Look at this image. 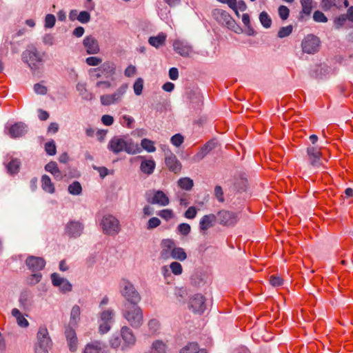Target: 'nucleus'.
I'll use <instances>...</instances> for the list:
<instances>
[{
  "instance_id": "f257e3e1",
  "label": "nucleus",
  "mask_w": 353,
  "mask_h": 353,
  "mask_svg": "<svg viewBox=\"0 0 353 353\" xmlns=\"http://www.w3.org/2000/svg\"><path fill=\"white\" fill-rule=\"evenodd\" d=\"M108 148L115 154L124 151L129 154H136L141 152L139 143L131 139L125 140L119 137H113L109 141Z\"/></svg>"
},
{
  "instance_id": "f03ea898",
  "label": "nucleus",
  "mask_w": 353,
  "mask_h": 353,
  "mask_svg": "<svg viewBox=\"0 0 353 353\" xmlns=\"http://www.w3.org/2000/svg\"><path fill=\"white\" fill-rule=\"evenodd\" d=\"M22 60L28 64L33 74L39 72L43 63L42 55L34 46L29 48L22 53Z\"/></svg>"
},
{
  "instance_id": "7ed1b4c3",
  "label": "nucleus",
  "mask_w": 353,
  "mask_h": 353,
  "mask_svg": "<svg viewBox=\"0 0 353 353\" xmlns=\"http://www.w3.org/2000/svg\"><path fill=\"white\" fill-rule=\"evenodd\" d=\"M123 316L134 328H139L143 324V311L141 308L137 305H132L126 308L123 312Z\"/></svg>"
},
{
  "instance_id": "20e7f679",
  "label": "nucleus",
  "mask_w": 353,
  "mask_h": 353,
  "mask_svg": "<svg viewBox=\"0 0 353 353\" xmlns=\"http://www.w3.org/2000/svg\"><path fill=\"white\" fill-rule=\"evenodd\" d=\"M121 295L132 305H137L141 301V296L134 285L127 279H122L120 283Z\"/></svg>"
},
{
  "instance_id": "39448f33",
  "label": "nucleus",
  "mask_w": 353,
  "mask_h": 353,
  "mask_svg": "<svg viewBox=\"0 0 353 353\" xmlns=\"http://www.w3.org/2000/svg\"><path fill=\"white\" fill-rule=\"evenodd\" d=\"M100 224L105 234L114 236L121 230L119 221L111 214L104 215Z\"/></svg>"
},
{
  "instance_id": "423d86ee",
  "label": "nucleus",
  "mask_w": 353,
  "mask_h": 353,
  "mask_svg": "<svg viewBox=\"0 0 353 353\" xmlns=\"http://www.w3.org/2000/svg\"><path fill=\"white\" fill-rule=\"evenodd\" d=\"M213 17L221 24L225 26L228 28L237 32L239 28L235 21L228 12L221 9H214L212 11Z\"/></svg>"
},
{
  "instance_id": "0eeeda50",
  "label": "nucleus",
  "mask_w": 353,
  "mask_h": 353,
  "mask_svg": "<svg viewBox=\"0 0 353 353\" xmlns=\"http://www.w3.org/2000/svg\"><path fill=\"white\" fill-rule=\"evenodd\" d=\"M128 90L126 84L121 85L113 94H103L100 97V101L103 105H110L119 103Z\"/></svg>"
},
{
  "instance_id": "6e6552de",
  "label": "nucleus",
  "mask_w": 353,
  "mask_h": 353,
  "mask_svg": "<svg viewBox=\"0 0 353 353\" xmlns=\"http://www.w3.org/2000/svg\"><path fill=\"white\" fill-rule=\"evenodd\" d=\"M216 216L219 223L226 227L234 226L239 220V213L233 211L222 210Z\"/></svg>"
},
{
  "instance_id": "1a4fd4ad",
  "label": "nucleus",
  "mask_w": 353,
  "mask_h": 353,
  "mask_svg": "<svg viewBox=\"0 0 353 353\" xmlns=\"http://www.w3.org/2000/svg\"><path fill=\"white\" fill-rule=\"evenodd\" d=\"M319 39L313 35H307L301 42V48L303 52L307 54H314L319 50L320 46Z\"/></svg>"
},
{
  "instance_id": "9d476101",
  "label": "nucleus",
  "mask_w": 353,
  "mask_h": 353,
  "mask_svg": "<svg viewBox=\"0 0 353 353\" xmlns=\"http://www.w3.org/2000/svg\"><path fill=\"white\" fill-rule=\"evenodd\" d=\"M172 46L175 52L183 57H190L194 53L192 45L185 40L176 39Z\"/></svg>"
},
{
  "instance_id": "9b49d317",
  "label": "nucleus",
  "mask_w": 353,
  "mask_h": 353,
  "mask_svg": "<svg viewBox=\"0 0 353 353\" xmlns=\"http://www.w3.org/2000/svg\"><path fill=\"white\" fill-rule=\"evenodd\" d=\"M52 345V342L48 329L44 325L40 326L37 334V343L34 347H51Z\"/></svg>"
},
{
  "instance_id": "f8f14e48",
  "label": "nucleus",
  "mask_w": 353,
  "mask_h": 353,
  "mask_svg": "<svg viewBox=\"0 0 353 353\" xmlns=\"http://www.w3.org/2000/svg\"><path fill=\"white\" fill-rule=\"evenodd\" d=\"M165 163L169 170L175 174L179 173L181 170V163L170 150L165 152Z\"/></svg>"
},
{
  "instance_id": "ddd939ff",
  "label": "nucleus",
  "mask_w": 353,
  "mask_h": 353,
  "mask_svg": "<svg viewBox=\"0 0 353 353\" xmlns=\"http://www.w3.org/2000/svg\"><path fill=\"white\" fill-rule=\"evenodd\" d=\"M175 245L176 243L172 239H163L160 245V259L163 260L171 259Z\"/></svg>"
},
{
  "instance_id": "4468645a",
  "label": "nucleus",
  "mask_w": 353,
  "mask_h": 353,
  "mask_svg": "<svg viewBox=\"0 0 353 353\" xmlns=\"http://www.w3.org/2000/svg\"><path fill=\"white\" fill-rule=\"evenodd\" d=\"M121 336L123 340L122 350L133 346L136 343V337L132 331L127 326H123L121 329Z\"/></svg>"
},
{
  "instance_id": "2eb2a0df",
  "label": "nucleus",
  "mask_w": 353,
  "mask_h": 353,
  "mask_svg": "<svg viewBox=\"0 0 353 353\" xmlns=\"http://www.w3.org/2000/svg\"><path fill=\"white\" fill-rule=\"evenodd\" d=\"M83 230V225L79 221H70L65 227V233L70 237L77 238L79 236Z\"/></svg>"
},
{
  "instance_id": "dca6fc26",
  "label": "nucleus",
  "mask_w": 353,
  "mask_h": 353,
  "mask_svg": "<svg viewBox=\"0 0 353 353\" xmlns=\"http://www.w3.org/2000/svg\"><path fill=\"white\" fill-rule=\"evenodd\" d=\"M205 299L204 296L200 294L192 296L190 299V307L195 313H203L205 310Z\"/></svg>"
},
{
  "instance_id": "f3484780",
  "label": "nucleus",
  "mask_w": 353,
  "mask_h": 353,
  "mask_svg": "<svg viewBox=\"0 0 353 353\" xmlns=\"http://www.w3.org/2000/svg\"><path fill=\"white\" fill-rule=\"evenodd\" d=\"M307 154L309 161L313 167L319 168L323 164L321 160V152L317 148L308 147L307 148Z\"/></svg>"
},
{
  "instance_id": "a211bd4d",
  "label": "nucleus",
  "mask_w": 353,
  "mask_h": 353,
  "mask_svg": "<svg viewBox=\"0 0 353 353\" xmlns=\"http://www.w3.org/2000/svg\"><path fill=\"white\" fill-rule=\"evenodd\" d=\"M26 263L28 268L33 272L41 270L46 265L45 260L43 258L33 256L28 257Z\"/></svg>"
},
{
  "instance_id": "6ab92c4d",
  "label": "nucleus",
  "mask_w": 353,
  "mask_h": 353,
  "mask_svg": "<svg viewBox=\"0 0 353 353\" xmlns=\"http://www.w3.org/2000/svg\"><path fill=\"white\" fill-rule=\"evenodd\" d=\"M83 43L88 54H97L100 50L97 40L91 35L85 37Z\"/></svg>"
},
{
  "instance_id": "aec40b11",
  "label": "nucleus",
  "mask_w": 353,
  "mask_h": 353,
  "mask_svg": "<svg viewBox=\"0 0 353 353\" xmlns=\"http://www.w3.org/2000/svg\"><path fill=\"white\" fill-rule=\"evenodd\" d=\"M101 71L103 74L108 78L111 77L115 74L116 65L115 63L112 61H105L97 68L91 69L90 72Z\"/></svg>"
},
{
  "instance_id": "412c9836",
  "label": "nucleus",
  "mask_w": 353,
  "mask_h": 353,
  "mask_svg": "<svg viewBox=\"0 0 353 353\" xmlns=\"http://www.w3.org/2000/svg\"><path fill=\"white\" fill-rule=\"evenodd\" d=\"M148 201L152 204H157L161 206H166L169 204L170 200L167 195L161 190H156L154 195Z\"/></svg>"
},
{
  "instance_id": "4be33fe9",
  "label": "nucleus",
  "mask_w": 353,
  "mask_h": 353,
  "mask_svg": "<svg viewBox=\"0 0 353 353\" xmlns=\"http://www.w3.org/2000/svg\"><path fill=\"white\" fill-rule=\"evenodd\" d=\"M217 220V216L214 214L204 215L199 221V228L202 232L208 230L213 227Z\"/></svg>"
},
{
  "instance_id": "5701e85b",
  "label": "nucleus",
  "mask_w": 353,
  "mask_h": 353,
  "mask_svg": "<svg viewBox=\"0 0 353 353\" xmlns=\"http://www.w3.org/2000/svg\"><path fill=\"white\" fill-rule=\"evenodd\" d=\"M27 132V126L23 123H16L11 125L8 130V134L12 138H17L23 136Z\"/></svg>"
},
{
  "instance_id": "b1692460",
  "label": "nucleus",
  "mask_w": 353,
  "mask_h": 353,
  "mask_svg": "<svg viewBox=\"0 0 353 353\" xmlns=\"http://www.w3.org/2000/svg\"><path fill=\"white\" fill-rule=\"evenodd\" d=\"M65 335L68 341L70 350L75 352L77 347V338L74 330L70 327L66 328Z\"/></svg>"
},
{
  "instance_id": "393cba45",
  "label": "nucleus",
  "mask_w": 353,
  "mask_h": 353,
  "mask_svg": "<svg viewBox=\"0 0 353 353\" xmlns=\"http://www.w3.org/2000/svg\"><path fill=\"white\" fill-rule=\"evenodd\" d=\"M45 170L46 171L50 172L56 180H62L63 174L59 169L57 163L55 161H50L46 164L45 166Z\"/></svg>"
},
{
  "instance_id": "a878e982",
  "label": "nucleus",
  "mask_w": 353,
  "mask_h": 353,
  "mask_svg": "<svg viewBox=\"0 0 353 353\" xmlns=\"http://www.w3.org/2000/svg\"><path fill=\"white\" fill-rule=\"evenodd\" d=\"M301 5V12L299 18L303 19L304 16L309 17L313 10V0H300Z\"/></svg>"
},
{
  "instance_id": "bb28decb",
  "label": "nucleus",
  "mask_w": 353,
  "mask_h": 353,
  "mask_svg": "<svg viewBox=\"0 0 353 353\" xmlns=\"http://www.w3.org/2000/svg\"><path fill=\"white\" fill-rule=\"evenodd\" d=\"M104 345L98 341L86 345L83 353H103Z\"/></svg>"
},
{
  "instance_id": "cd10ccee",
  "label": "nucleus",
  "mask_w": 353,
  "mask_h": 353,
  "mask_svg": "<svg viewBox=\"0 0 353 353\" xmlns=\"http://www.w3.org/2000/svg\"><path fill=\"white\" fill-rule=\"evenodd\" d=\"M167 38V34L164 32H160L157 36L150 37L148 43L153 47L158 48L164 45Z\"/></svg>"
},
{
  "instance_id": "c85d7f7f",
  "label": "nucleus",
  "mask_w": 353,
  "mask_h": 353,
  "mask_svg": "<svg viewBox=\"0 0 353 353\" xmlns=\"http://www.w3.org/2000/svg\"><path fill=\"white\" fill-rule=\"evenodd\" d=\"M156 166L155 161L152 159H143L141 163L140 170L141 171L150 175L153 173Z\"/></svg>"
},
{
  "instance_id": "c756f323",
  "label": "nucleus",
  "mask_w": 353,
  "mask_h": 353,
  "mask_svg": "<svg viewBox=\"0 0 353 353\" xmlns=\"http://www.w3.org/2000/svg\"><path fill=\"white\" fill-rule=\"evenodd\" d=\"M76 88L83 99L86 101H91L93 99L94 95L88 91L85 83H78L76 85Z\"/></svg>"
},
{
  "instance_id": "7c9ffc66",
  "label": "nucleus",
  "mask_w": 353,
  "mask_h": 353,
  "mask_svg": "<svg viewBox=\"0 0 353 353\" xmlns=\"http://www.w3.org/2000/svg\"><path fill=\"white\" fill-rule=\"evenodd\" d=\"M180 353H207L205 349H201L196 343H190L183 347Z\"/></svg>"
},
{
  "instance_id": "2f4dec72",
  "label": "nucleus",
  "mask_w": 353,
  "mask_h": 353,
  "mask_svg": "<svg viewBox=\"0 0 353 353\" xmlns=\"http://www.w3.org/2000/svg\"><path fill=\"white\" fill-rule=\"evenodd\" d=\"M41 187L42 189L48 193L52 194L54 192L55 188L51 181L50 178L48 175H43L41 177Z\"/></svg>"
},
{
  "instance_id": "473e14b6",
  "label": "nucleus",
  "mask_w": 353,
  "mask_h": 353,
  "mask_svg": "<svg viewBox=\"0 0 353 353\" xmlns=\"http://www.w3.org/2000/svg\"><path fill=\"white\" fill-rule=\"evenodd\" d=\"M171 259L181 261H185L187 259V254L185 250L181 247H176L175 245Z\"/></svg>"
},
{
  "instance_id": "72a5a7b5",
  "label": "nucleus",
  "mask_w": 353,
  "mask_h": 353,
  "mask_svg": "<svg viewBox=\"0 0 353 353\" xmlns=\"http://www.w3.org/2000/svg\"><path fill=\"white\" fill-rule=\"evenodd\" d=\"M80 307L77 305H74L70 312V323L73 325H77L80 320Z\"/></svg>"
},
{
  "instance_id": "f704fd0d",
  "label": "nucleus",
  "mask_w": 353,
  "mask_h": 353,
  "mask_svg": "<svg viewBox=\"0 0 353 353\" xmlns=\"http://www.w3.org/2000/svg\"><path fill=\"white\" fill-rule=\"evenodd\" d=\"M21 165V162L17 159H12L7 165L8 172L10 174H16L19 172Z\"/></svg>"
},
{
  "instance_id": "c9c22d12",
  "label": "nucleus",
  "mask_w": 353,
  "mask_h": 353,
  "mask_svg": "<svg viewBox=\"0 0 353 353\" xmlns=\"http://www.w3.org/2000/svg\"><path fill=\"white\" fill-rule=\"evenodd\" d=\"M140 148L141 150L143 149L148 152H154L156 150L154 143L148 139H143L141 140Z\"/></svg>"
},
{
  "instance_id": "e433bc0d",
  "label": "nucleus",
  "mask_w": 353,
  "mask_h": 353,
  "mask_svg": "<svg viewBox=\"0 0 353 353\" xmlns=\"http://www.w3.org/2000/svg\"><path fill=\"white\" fill-rule=\"evenodd\" d=\"M68 192L72 195H79L82 192V187L79 181H74L68 186Z\"/></svg>"
},
{
  "instance_id": "4c0bfd02",
  "label": "nucleus",
  "mask_w": 353,
  "mask_h": 353,
  "mask_svg": "<svg viewBox=\"0 0 353 353\" xmlns=\"http://www.w3.org/2000/svg\"><path fill=\"white\" fill-rule=\"evenodd\" d=\"M178 185L183 190H190L193 187V181L188 178H181L178 181Z\"/></svg>"
},
{
  "instance_id": "58836bf2",
  "label": "nucleus",
  "mask_w": 353,
  "mask_h": 353,
  "mask_svg": "<svg viewBox=\"0 0 353 353\" xmlns=\"http://www.w3.org/2000/svg\"><path fill=\"white\" fill-rule=\"evenodd\" d=\"M114 315V314L113 310L111 309H108L100 314V321L112 323Z\"/></svg>"
},
{
  "instance_id": "ea45409f",
  "label": "nucleus",
  "mask_w": 353,
  "mask_h": 353,
  "mask_svg": "<svg viewBox=\"0 0 353 353\" xmlns=\"http://www.w3.org/2000/svg\"><path fill=\"white\" fill-rule=\"evenodd\" d=\"M293 30V26L292 25H289L285 27H281L277 34L279 38H285L290 35Z\"/></svg>"
},
{
  "instance_id": "a19ab883",
  "label": "nucleus",
  "mask_w": 353,
  "mask_h": 353,
  "mask_svg": "<svg viewBox=\"0 0 353 353\" xmlns=\"http://www.w3.org/2000/svg\"><path fill=\"white\" fill-rule=\"evenodd\" d=\"M259 19L264 28H268L271 26L272 20L266 12L263 11L260 14Z\"/></svg>"
},
{
  "instance_id": "79ce46f5",
  "label": "nucleus",
  "mask_w": 353,
  "mask_h": 353,
  "mask_svg": "<svg viewBox=\"0 0 353 353\" xmlns=\"http://www.w3.org/2000/svg\"><path fill=\"white\" fill-rule=\"evenodd\" d=\"M337 6V0H321V7L324 11H329L332 7Z\"/></svg>"
},
{
  "instance_id": "37998d69",
  "label": "nucleus",
  "mask_w": 353,
  "mask_h": 353,
  "mask_svg": "<svg viewBox=\"0 0 353 353\" xmlns=\"http://www.w3.org/2000/svg\"><path fill=\"white\" fill-rule=\"evenodd\" d=\"M170 269L174 275H181L183 272V268L180 263L174 261L170 264Z\"/></svg>"
},
{
  "instance_id": "c03bdc74",
  "label": "nucleus",
  "mask_w": 353,
  "mask_h": 353,
  "mask_svg": "<svg viewBox=\"0 0 353 353\" xmlns=\"http://www.w3.org/2000/svg\"><path fill=\"white\" fill-rule=\"evenodd\" d=\"M143 88V80L138 78L133 85V89L136 95H141Z\"/></svg>"
},
{
  "instance_id": "a18cd8bd",
  "label": "nucleus",
  "mask_w": 353,
  "mask_h": 353,
  "mask_svg": "<svg viewBox=\"0 0 353 353\" xmlns=\"http://www.w3.org/2000/svg\"><path fill=\"white\" fill-rule=\"evenodd\" d=\"M313 19L317 23H326L327 22V17L319 10H316L313 14Z\"/></svg>"
},
{
  "instance_id": "49530a36",
  "label": "nucleus",
  "mask_w": 353,
  "mask_h": 353,
  "mask_svg": "<svg viewBox=\"0 0 353 353\" xmlns=\"http://www.w3.org/2000/svg\"><path fill=\"white\" fill-rule=\"evenodd\" d=\"M157 214L165 221H169L174 217L173 211L170 209H164L160 210Z\"/></svg>"
},
{
  "instance_id": "de8ad7c7",
  "label": "nucleus",
  "mask_w": 353,
  "mask_h": 353,
  "mask_svg": "<svg viewBox=\"0 0 353 353\" xmlns=\"http://www.w3.org/2000/svg\"><path fill=\"white\" fill-rule=\"evenodd\" d=\"M148 329L151 334L156 333L160 327V323L157 319H151L148 323Z\"/></svg>"
},
{
  "instance_id": "09e8293b",
  "label": "nucleus",
  "mask_w": 353,
  "mask_h": 353,
  "mask_svg": "<svg viewBox=\"0 0 353 353\" xmlns=\"http://www.w3.org/2000/svg\"><path fill=\"white\" fill-rule=\"evenodd\" d=\"M347 20L348 19L345 14L339 15L334 21L335 28L340 29L345 24Z\"/></svg>"
},
{
  "instance_id": "8fccbe9b",
  "label": "nucleus",
  "mask_w": 353,
  "mask_h": 353,
  "mask_svg": "<svg viewBox=\"0 0 353 353\" xmlns=\"http://www.w3.org/2000/svg\"><path fill=\"white\" fill-rule=\"evenodd\" d=\"M153 348L159 353H166L167 346L161 341H157L153 343Z\"/></svg>"
},
{
  "instance_id": "3c124183",
  "label": "nucleus",
  "mask_w": 353,
  "mask_h": 353,
  "mask_svg": "<svg viewBox=\"0 0 353 353\" xmlns=\"http://www.w3.org/2000/svg\"><path fill=\"white\" fill-rule=\"evenodd\" d=\"M56 19L54 15L48 14L45 18V27L47 28H52L54 26Z\"/></svg>"
},
{
  "instance_id": "603ef678",
  "label": "nucleus",
  "mask_w": 353,
  "mask_h": 353,
  "mask_svg": "<svg viewBox=\"0 0 353 353\" xmlns=\"http://www.w3.org/2000/svg\"><path fill=\"white\" fill-rule=\"evenodd\" d=\"M77 20L82 23H87L90 20V14L87 11H81L78 14Z\"/></svg>"
},
{
  "instance_id": "864d4df0",
  "label": "nucleus",
  "mask_w": 353,
  "mask_h": 353,
  "mask_svg": "<svg viewBox=\"0 0 353 353\" xmlns=\"http://www.w3.org/2000/svg\"><path fill=\"white\" fill-rule=\"evenodd\" d=\"M179 232L183 235H188L190 232V225L188 223H183L178 225Z\"/></svg>"
},
{
  "instance_id": "5fc2aeb1",
  "label": "nucleus",
  "mask_w": 353,
  "mask_h": 353,
  "mask_svg": "<svg viewBox=\"0 0 353 353\" xmlns=\"http://www.w3.org/2000/svg\"><path fill=\"white\" fill-rule=\"evenodd\" d=\"M161 224V221L157 217H152L150 218L147 223V229L148 230H152L154 228H156Z\"/></svg>"
},
{
  "instance_id": "6e6d98bb",
  "label": "nucleus",
  "mask_w": 353,
  "mask_h": 353,
  "mask_svg": "<svg viewBox=\"0 0 353 353\" xmlns=\"http://www.w3.org/2000/svg\"><path fill=\"white\" fill-rule=\"evenodd\" d=\"M45 150L49 155H54L56 154V145L53 141H49L45 144Z\"/></svg>"
},
{
  "instance_id": "4d7b16f0",
  "label": "nucleus",
  "mask_w": 353,
  "mask_h": 353,
  "mask_svg": "<svg viewBox=\"0 0 353 353\" xmlns=\"http://www.w3.org/2000/svg\"><path fill=\"white\" fill-rule=\"evenodd\" d=\"M51 279L52 284L56 287H59L62 284L65 279L60 276V275L57 273H53L51 275Z\"/></svg>"
},
{
  "instance_id": "13d9d810",
  "label": "nucleus",
  "mask_w": 353,
  "mask_h": 353,
  "mask_svg": "<svg viewBox=\"0 0 353 353\" xmlns=\"http://www.w3.org/2000/svg\"><path fill=\"white\" fill-rule=\"evenodd\" d=\"M121 124L128 128H132V123H134V119L128 115H123L121 117Z\"/></svg>"
},
{
  "instance_id": "bf43d9fd",
  "label": "nucleus",
  "mask_w": 353,
  "mask_h": 353,
  "mask_svg": "<svg viewBox=\"0 0 353 353\" xmlns=\"http://www.w3.org/2000/svg\"><path fill=\"white\" fill-rule=\"evenodd\" d=\"M290 10L288 7L281 6L279 8V14L281 19L285 20L289 17Z\"/></svg>"
},
{
  "instance_id": "052dcab7",
  "label": "nucleus",
  "mask_w": 353,
  "mask_h": 353,
  "mask_svg": "<svg viewBox=\"0 0 353 353\" xmlns=\"http://www.w3.org/2000/svg\"><path fill=\"white\" fill-rule=\"evenodd\" d=\"M183 142V137L180 134H176L171 138V143L176 147H179Z\"/></svg>"
},
{
  "instance_id": "680f3d73",
  "label": "nucleus",
  "mask_w": 353,
  "mask_h": 353,
  "mask_svg": "<svg viewBox=\"0 0 353 353\" xmlns=\"http://www.w3.org/2000/svg\"><path fill=\"white\" fill-rule=\"evenodd\" d=\"M88 65L91 66H97L101 63L102 59L97 57H90L85 60Z\"/></svg>"
},
{
  "instance_id": "e2e57ef3",
  "label": "nucleus",
  "mask_w": 353,
  "mask_h": 353,
  "mask_svg": "<svg viewBox=\"0 0 353 353\" xmlns=\"http://www.w3.org/2000/svg\"><path fill=\"white\" fill-rule=\"evenodd\" d=\"M34 91L37 94L44 95L47 93L48 89L45 85H42L41 83H38L34 84Z\"/></svg>"
},
{
  "instance_id": "0e129e2a",
  "label": "nucleus",
  "mask_w": 353,
  "mask_h": 353,
  "mask_svg": "<svg viewBox=\"0 0 353 353\" xmlns=\"http://www.w3.org/2000/svg\"><path fill=\"white\" fill-rule=\"evenodd\" d=\"M270 284L274 287H278L283 284V279L279 276L272 275L270 278Z\"/></svg>"
},
{
  "instance_id": "69168bd1",
  "label": "nucleus",
  "mask_w": 353,
  "mask_h": 353,
  "mask_svg": "<svg viewBox=\"0 0 353 353\" xmlns=\"http://www.w3.org/2000/svg\"><path fill=\"white\" fill-rule=\"evenodd\" d=\"M111 327V323L105 322V321H101L99 323V332L101 334L107 333Z\"/></svg>"
},
{
  "instance_id": "338daca9",
  "label": "nucleus",
  "mask_w": 353,
  "mask_h": 353,
  "mask_svg": "<svg viewBox=\"0 0 353 353\" xmlns=\"http://www.w3.org/2000/svg\"><path fill=\"white\" fill-rule=\"evenodd\" d=\"M59 288L62 292H68L72 290V285L66 279L63 281L62 284L59 286Z\"/></svg>"
},
{
  "instance_id": "774afa93",
  "label": "nucleus",
  "mask_w": 353,
  "mask_h": 353,
  "mask_svg": "<svg viewBox=\"0 0 353 353\" xmlns=\"http://www.w3.org/2000/svg\"><path fill=\"white\" fill-rule=\"evenodd\" d=\"M197 211L195 207H190L185 212V217L187 219H192L196 215Z\"/></svg>"
}]
</instances>
